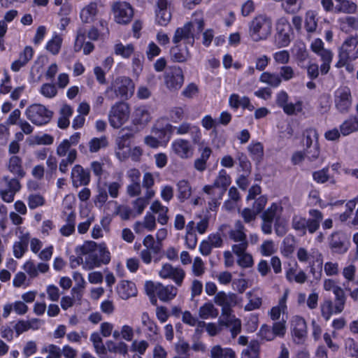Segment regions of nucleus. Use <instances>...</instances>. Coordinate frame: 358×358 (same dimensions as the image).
Here are the masks:
<instances>
[{"mask_svg": "<svg viewBox=\"0 0 358 358\" xmlns=\"http://www.w3.org/2000/svg\"><path fill=\"white\" fill-rule=\"evenodd\" d=\"M76 253L86 255L83 268L93 269L102 264H108L110 261V253L105 243L97 244L94 241L85 242L76 248Z\"/></svg>", "mask_w": 358, "mask_h": 358, "instance_id": "1", "label": "nucleus"}, {"mask_svg": "<svg viewBox=\"0 0 358 358\" xmlns=\"http://www.w3.org/2000/svg\"><path fill=\"white\" fill-rule=\"evenodd\" d=\"M203 29V13L196 11L193 14V19L191 21L176 29L172 41L173 43H180L182 41L185 45L193 46L195 40L200 37Z\"/></svg>", "mask_w": 358, "mask_h": 358, "instance_id": "2", "label": "nucleus"}, {"mask_svg": "<svg viewBox=\"0 0 358 358\" xmlns=\"http://www.w3.org/2000/svg\"><path fill=\"white\" fill-rule=\"evenodd\" d=\"M309 217L307 219L301 215H294L292 218V227L301 236L308 232L310 234H315L320 227L324 218L323 213L317 209H310L308 210Z\"/></svg>", "mask_w": 358, "mask_h": 358, "instance_id": "3", "label": "nucleus"}, {"mask_svg": "<svg viewBox=\"0 0 358 358\" xmlns=\"http://www.w3.org/2000/svg\"><path fill=\"white\" fill-rule=\"evenodd\" d=\"M272 20L265 14L255 17L249 23V34L255 42L266 40L271 34Z\"/></svg>", "mask_w": 358, "mask_h": 358, "instance_id": "4", "label": "nucleus"}, {"mask_svg": "<svg viewBox=\"0 0 358 358\" xmlns=\"http://www.w3.org/2000/svg\"><path fill=\"white\" fill-rule=\"evenodd\" d=\"M134 92V85L131 79L122 76L115 79L114 83L106 91L109 99L120 97L128 99Z\"/></svg>", "mask_w": 358, "mask_h": 358, "instance_id": "5", "label": "nucleus"}, {"mask_svg": "<svg viewBox=\"0 0 358 358\" xmlns=\"http://www.w3.org/2000/svg\"><path fill=\"white\" fill-rule=\"evenodd\" d=\"M357 45L358 38L356 36H350L345 40L341 47L339 48L338 67L343 66L348 62L358 59Z\"/></svg>", "mask_w": 358, "mask_h": 358, "instance_id": "6", "label": "nucleus"}, {"mask_svg": "<svg viewBox=\"0 0 358 358\" xmlns=\"http://www.w3.org/2000/svg\"><path fill=\"white\" fill-rule=\"evenodd\" d=\"M145 287L149 296L156 295L160 301L164 302L172 300L178 293L177 288L173 285L164 286L160 282L147 281Z\"/></svg>", "mask_w": 358, "mask_h": 358, "instance_id": "7", "label": "nucleus"}, {"mask_svg": "<svg viewBox=\"0 0 358 358\" xmlns=\"http://www.w3.org/2000/svg\"><path fill=\"white\" fill-rule=\"evenodd\" d=\"M294 36L293 29L286 17H280L276 22L275 45L277 48L287 47Z\"/></svg>", "mask_w": 358, "mask_h": 358, "instance_id": "8", "label": "nucleus"}, {"mask_svg": "<svg viewBox=\"0 0 358 358\" xmlns=\"http://www.w3.org/2000/svg\"><path fill=\"white\" fill-rule=\"evenodd\" d=\"M28 120L37 126H42L50 122L53 113L41 104H32L25 111Z\"/></svg>", "mask_w": 358, "mask_h": 358, "instance_id": "9", "label": "nucleus"}, {"mask_svg": "<svg viewBox=\"0 0 358 358\" xmlns=\"http://www.w3.org/2000/svg\"><path fill=\"white\" fill-rule=\"evenodd\" d=\"M334 295V303L331 300H327L321 306L322 315L326 320H329L331 315L338 314L344 309L346 297L343 289H337Z\"/></svg>", "mask_w": 358, "mask_h": 358, "instance_id": "10", "label": "nucleus"}, {"mask_svg": "<svg viewBox=\"0 0 358 358\" xmlns=\"http://www.w3.org/2000/svg\"><path fill=\"white\" fill-rule=\"evenodd\" d=\"M129 114L130 110L127 103L122 101L116 103L112 106L108 115L110 126L115 129L120 128L128 120Z\"/></svg>", "mask_w": 358, "mask_h": 358, "instance_id": "11", "label": "nucleus"}, {"mask_svg": "<svg viewBox=\"0 0 358 358\" xmlns=\"http://www.w3.org/2000/svg\"><path fill=\"white\" fill-rule=\"evenodd\" d=\"M164 79L166 87L170 91H178L184 83L183 71L179 66H169L164 72Z\"/></svg>", "mask_w": 358, "mask_h": 358, "instance_id": "12", "label": "nucleus"}, {"mask_svg": "<svg viewBox=\"0 0 358 358\" xmlns=\"http://www.w3.org/2000/svg\"><path fill=\"white\" fill-rule=\"evenodd\" d=\"M334 104L335 108L340 113L347 114L350 112L352 104V97L349 87H341L335 91Z\"/></svg>", "mask_w": 358, "mask_h": 358, "instance_id": "13", "label": "nucleus"}, {"mask_svg": "<svg viewBox=\"0 0 358 358\" xmlns=\"http://www.w3.org/2000/svg\"><path fill=\"white\" fill-rule=\"evenodd\" d=\"M115 20L118 24H126L130 22L134 16V9L130 3L117 1L112 6Z\"/></svg>", "mask_w": 358, "mask_h": 358, "instance_id": "14", "label": "nucleus"}, {"mask_svg": "<svg viewBox=\"0 0 358 358\" xmlns=\"http://www.w3.org/2000/svg\"><path fill=\"white\" fill-rule=\"evenodd\" d=\"M214 301L217 306L222 307V316L227 315L229 317L232 312L231 308L238 303V296L232 292L227 294L221 291L216 294Z\"/></svg>", "mask_w": 358, "mask_h": 358, "instance_id": "15", "label": "nucleus"}, {"mask_svg": "<svg viewBox=\"0 0 358 358\" xmlns=\"http://www.w3.org/2000/svg\"><path fill=\"white\" fill-rule=\"evenodd\" d=\"M231 182V178L227 174L226 170L221 169L213 185H205L203 189L204 192H214L220 198V196L224 195Z\"/></svg>", "mask_w": 358, "mask_h": 358, "instance_id": "16", "label": "nucleus"}, {"mask_svg": "<svg viewBox=\"0 0 358 358\" xmlns=\"http://www.w3.org/2000/svg\"><path fill=\"white\" fill-rule=\"evenodd\" d=\"M291 334L296 344H303L307 338V324L305 319L301 316H293L291 321Z\"/></svg>", "mask_w": 358, "mask_h": 358, "instance_id": "17", "label": "nucleus"}, {"mask_svg": "<svg viewBox=\"0 0 358 358\" xmlns=\"http://www.w3.org/2000/svg\"><path fill=\"white\" fill-rule=\"evenodd\" d=\"M133 137V134L126 129H122L117 138H116L117 148L115 150V155L120 161H124L129 157V152L126 151L130 148L131 139Z\"/></svg>", "mask_w": 358, "mask_h": 358, "instance_id": "18", "label": "nucleus"}, {"mask_svg": "<svg viewBox=\"0 0 358 358\" xmlns=\"http://www.w3.org/2000/svg\"><path fill=\"white\" fill-rule=\"evenodd\" d=\"M172 0H157L155 7V21L160 26H166L171 19V4Z\"/></svg>", "mask_w": 358, "mask_h": 358, "instance_id": "19", "label": "nucleus"}, {"mask_svg": "<svg viewBox=\"0 0 358 358\" xmlns=\"http://www.w3.org/2000/svg\"><path fill=\"white\" fill-rule=\"evenodd\" d=\"M172 129L173 135H185L189 134L194 143L197 144L201 140V132L199 127L194 125L187 122H183L178 126L169 127Z\"/></svg>", "mask_w": 358, "mask_h": 358, "instance_id": "20", "label": "nucleus"}, {"mask_svg": "<svg viewBox=\"0 0 358 358\" xmlns=\"http://www.w3.org/2000/svg\"><path fill=\"white\" fill-rule=\"evenodd\" d=\"M163 279H171L178 286H181L185 277V271L180 267H173L170 264H164L159 272Z\"/></svg>", "mask_w": 358, "mask_h": 358, "instance_id": "21", "label": "nucleus"}, {"mask_svg": "<svg viewBox=\"0 0 358 358\" xmlns=\"http://www.w3.org/2000/svg\"><path fill=\"white\" fill-rule=\"evenodd\" d=\"M350 242L341 232H334L329 238V248L333 253L344 254L349 248Z\"/></svg>", "mask_w": 358, "mask_h": 358, "instance_id": "22", "label": "nucleus"}, {"mask_svg": "<svg viewBox=\"0 0 358 358\" xmlns=\"http://www.w3.org/2000/svg\"><path fill=\"white\" fill-rule=\"evenodd\" d=\"M71 178L74 187L86 186L90 182V171L80 164H76L72 169Z\"/></svg>", "mask_w": 358, "mask_h": 358, "instance_id": "23", "label": "nucleus"}, {"mask_svg": "<svg viewBox=\"0 0 358 358\" xmlns=\"http://www.w3.org/2000/svg\"><path fill=\"white\" fill-rule=\"evenodd\" d=\"M311 260L309 262L310 272L314 280H320L322 275L323 256L318 250L310 252Z\"/></svg>", "mask_w": 358, "mask_h": 358, "instance_id": "24", "label": "nucleus"}, {"mask_svg": "<svg viewBox=\"0 0 358 358\" xmlns=\"http://www.w3.org/2000/svg\"><path fill=\"white\" fill-rule=\"evenodd\" d=\"M171 148L175 154L182 159H187L192 155V147L187 140L178 138L172 142Z\"/></svg>", "mask_w": 358, "mask_h": 358, "instance_id": "25", "label": "nucleus"}, {"mask_svg": "<svg viewBox=\"0 0 358 358\" xmlns=\"http://www.w3.org/2000/svg\"><path fill=\"white\" fill-rule=\"evenodd\" d=\"M175 45L170 49V56L174 62L182 63L191 57L187 45L174 43Z\"/></svg>", "mask_w": 358, "mask_h": 358, "instance_id": "26", "label": "nucleus"}, {"mask_svg": "<svg viewBox=\"0 0 358 358\" xmlns=\"http://www.w3.org/2000/svg\"><path fill=\"white\" fill-rule=\"evenodd\" d=\"M19 241H15L13 246V255L17 259H20L28 250V245L30 240V234L27 232L19 236Z\"/></svg>", "mask_w": 358, "mask_h": 358, "instance_id": "27", "label": "nucleus"}, {"mask_svg": "<svg viewBox=\"0 0 358 358\" xmlns=\"http://www.w3.org/2000/svg\"><path fill=\"white\" fill-rule=\"evenodd\" d=\"M143 325L146 328V336L150 341H156L159 336V328L157 324L150 320L147 313H143L141 317Z\"/></svg>", "mask_w": 358, "mask_h": 358, "instance_id": "28", "label": "nucleus"}, {"mask_svg": "<svg viewBox=\"0 0 358 358\" xmlns=\"http://www.w3.org/2000/svg\"><path fill=\"white\" fill-rule=\"evenodd\" d=\"M199 152L200 157L195 159L194 166L197 171L202 172L206 169L207 161L212 155V150L208 146H199Z\"/></svg>", "mask_w": 358, "mask_h": 358, "instance_id": "29", "label": "nucleus"}, {"mask_svg": "<svg viewBox=\"0 0 358 358\" xmlns=\"http://www.w3.org/2000/svg\"><path fill=\"white\" fill-rule=\"evenodd\" d=\"M8 169L18 178H23L26 175V172L22 167V160L16 155H13L9 159Z\"/></svg>", "mask_w": 358, "mask_h": 358, "instance_id": "30", "label": "nucleus"}, {"mask_svg": "<svg viewBox=\"0 0 358 358\" xmlns=\"http://www.w3.org/2000/svg\"><path fill=\"white\" fill-rule=\"evenodd\" d=\"M342 136H347L358 131V120L356 115H351L339 126Z\"/></svg>", "mask_w": 358, "mask_h": 358, "instance_id": "31", "label": "nucleus"}, {"mask_svg": "<svg viewBox=\"0 0 358 358\" xmlns=\"http://www.w3.org/2000/svg\"><path fill=\"white\" fill-rule=\"evenodd\" d=\"M169 127H171V124L167 123L162 127H156L152 129V133L159 140L162 145H166L173 136L172 129Z\"/></svg>", "mask_w": 358, "mask_h": 358, "instance_id": "32", "label": "nucleus"}, {"mask_svg": "<svg viewBox=\"0 0 358 358\" xmlns=\"http://www.w3.org/2000/svg\"><path fill=\"white\" fill-rule=\"evenodd\" d=\"M98 13L97 3L91 2L80 11V19L84 23H90L94 21Z\"/></svg>", "mask_w": 358, "mask_h": 358, "instance_id": "33", "label": "nucleus"}, {"mask_svg": "<svg viewBox=\"0 0 358 358\" xmlns=\"http://www.w3.org/2000/svg\"><path fill=\"white\" fill-rule=\"evenodd\" d=\"M223 323L225 326L230 327L231 336L235 338L241 331V322L239 319L236 318L235 315H229L223 316Z\"/></svg>", "mask_w": 358, "mask_h": 358, "instance_id": "34", "label": "nucleus"}, {"mask_svg": "<svg viewBox=\"0 0 358 358\" xmlns=\"http://www.w3.org/2000/svg\"><path fill=\"white\" fill-rule=\"evenodd\" d=\"M231 240L234 242H242L247 240V236L245 233V227L241 221L236 222L234 229H231L229 233Z\"/></svg>", "mask_w": 358, "mask_h": 358, "instance_id": "35", "label": "nucleus"}, {"mask_svg": "<svg viewBox=\"0 0 358 358\" xmlns=\"http://www.w3.org/2000/svg\"><path fill=\"white\" fill-rule=\"evenodd\" d=\"M282 212V207L275 203H273L262 215V220L271 222H275V219H280Z\"/></svg>", "mask_w": 358, "mask_h": 358, "instance_id": "36", "label": "nucleus"}, {"mask_svg": "<svg viewBox=\"0 0 358 358\" xmlns=\"http://www.w3.org/2000/svg\"><path fill=\"white\" fill-rule=\"evenodd\" d=\"M136 285L129 281H123L118 287V294L122 299H127L136 294Z\"/></svg>", "mask_w": 358, "mask_h": 358, "instance_id": "37", "label": "nucleus"}, {"mask_svg": "<svg viewBox=\"0 0 358 358\" xmlns=\"http://www.w3.org/2000/svg\"><path fill=\"white\" fill-rule=\"evenodd\" d=\"M337 4L335 7L336 13H343L346 14L355 13L357 10V5L349 0H335Z\"/></svg>", "mask_w": 358, "mask_h": 358, "instance_id": "38", "label": "nucleus"}, {"mask_svg": "<svg viewBox=\"0 0 358 358\" xmlns=\"http://www.w3.org/2000/svg\"><path fill=\"white\" fill-rule=\"evenodd\" d=\"M176 187L178 190V199L180 201L183 202L190 197L192 194V187L188 180H179L176 184Z\"/></svg>", "mask_w": 358, "mask_h": 358, "instance_id": "39", "label": "nucleus"}, {"mask_svg": "<svg viewBox=\"0 0 358 358\" xmlns=\"http://www.w3.org/2000/svg\"><path fill=\"white\" fill-rule=\"evenodd\" d=\"M252 159L257 163L261 162L264 157V146L262 143H252L248 147Z\"/></svg>", "mask_w": 358, "mask_h": 358, "instance_id": "40", "label": "nucleus"}, {"mask_svg": "<svg viewBox=\"0 0 358 358\" xmlns=\"http://www.w3.org/2000/svg\"><path fill=\"white\" fill-rule=\"evenodd\" d=\"M259 80L272 87H278L282 83V78L278 74L270 72L262 73Z\"/></svg>", "mask_w": 358, "mask_h": 358, "instance_id": "41", "label": "nucleus"}, {"mask_svg": "<svg viewBox=\"0 0 358 358\" xmlns=\"http://www.w3.org/2000/svg\"><path fill=\"white\" fill-rule=\"evenodd\" d=\"M134 52V46L131 43L124 45L121 42H119L114 45V53L124 59L129 58Z\"/></svg>", "mask_w": 358, "mask_h": 358, "instance_id": "42", "label": "nucleus"}, {"mask_svg": "<svg viewBox=\"0 0 358 358\" xmlns=\"http://www.w3.org/2000/svg\"><path fill=\"white\" fill-rule=\"evenodd\" d=\"M88 145L90 152H97L101 148H106L108 145V141L106 136L100 138L94 137L89 141Z\"/></svg>", "mask_w": 358, "mask_h": 358, "instance_id": "43", "label": "nucleus"}, {"mask_svg": "<svg viewBox=\"0 0 358 358\" xmlns=\"http://www.w3.org/2000/svg\"><path fill=\"white\" fill-rule=\"evenodd\" d=\"M218 315L217 310L214 307L211 303H206L199 308V315L203 320H206L210 317H216Z\"/></svg>", "mask_w": 358, "mask_h": 358, "instance_id": "44", "label": "nucleus"}, {"mask_svg": "<svg viewBox=\"0 0 358 358\" xmlns=\"http://www.w3.org/2000/svg\"><path fill=\"white\" fill-rule=\"evenodd\" d=\"M286 300L287 295L285 294L280 300L278 305L276 306H273L269 313L270 317L273 321H277L279 320L281 313H284L285 310L287 309L286 306Z\"/></svg>", "mask_w": 358, "mask_h": 358, "instance_id": "45", "label": "nucleus"}, {"mask_svg": "<svg viewBox=\"0 0 358 358\" xmlns=\"http://www.w3.org/2000/svg\"><path fill=\"white\" fill-rule=\"evenodd\" d=\"M143 245L146 248L145 250L152 251L153 255H157L160 253L162 243L155 242L154 237L152 235H147L143 241Z\"/></svg>", "mask_w": 358, "mask_h": 358, "instance_id": "46", "label": "nucleus"}, {"mask_svg": "<svg viewBox=\"0 0 358 358\" xmlns=\"http://www.w3.org/2000/svg\"><path fill=\"white\" fill-rule=\"evenodd\" d=\"M66 224L63 225L60 229V233L64 236H69L75 231L76 215L71 213L66 217Z\"/></svg>", "mask_w": 358, "mask_h": 358, "instance_id": "47", "label": "nucleus"}, {"mask_svg": "<svg viewBox=\"0 0 358 358\" xmlns=\"http://www.w3.org/2000/svg\"><path fill=\"white\" fill-rule=\"evenodd\" d=\"M236 160L238 162L241 171L247 175H250L251 172V163L248 159L247 155L243 152H237L236 153Z\"/></svg>", "mask_w": 358, "mask_h": 358, "instance_id": "48", "label": "nucleus"}, {"mask_svg": "<svg viewBox=\"0 0 358 358\" xmlns=\"http://www.w3.org/2000/svg\"><path fill=\"white\" fill-rule=\"evenodd\" d=\"M246 295L249 299V302L244 307L245 311H252L261 307L262 299L260 296L254 294L252 292H248Z\"/></svg>", "mask_w": 358, "mask_h": 358, "instance_id": "49", "label": "nucleus"}, {"mask_svg": "<svg viewBox=\"0 0 358 358\" xmlns=\"http://www.w3.org/2000/svg\"><path fill=\"white\" fill-rule=\"evenodd\" d=\"M355 272L356 268L352 264H350L343 268V275L346 280L343 285L345 286V289H351V288L349 287V285L350 284H354Z\"/></svg>", "mask_w": 358, "mask_h": 358, "instance_id": "50", "label": "nucleus"}, {"mask_svg": "<svg viewBox=\"0 0 358 358\" xmlns=\"http://www.w3.org/2000/svg\"><path fill=\"white\" fill-rule=\"evenodd\" d=\"M282 110L287 115H296L303 110V102L300 100L295 103L287 102Z\"/></svg>", "mask_w": 358, "mask_h": 358, "instance_id": "51", "label": "nucleus"}, {"mask_svg": "<svg viewBox=\"0 0 358 358\" xmlns=\"http://www.w3.org/2000/svg\"><path fill=\"white\" fill-rule=\"evenodd\" d=\"M150 120V115L144 107H140L135 110L134 122L137 124H143Z\"/></svg>", "mask_w": 358, "mask_h": 358, "instance_id": "52", "label": "nucleus"}, {"mask_svg": "<svg viewBox=\"0 0 358 358\" xmlns=\"http://www.w3.org/2000/svg\"><path fill=\"white\" fill-rule=\"evenodd\" d=\"M306 148H310L314 143H318V134L315 129L309 128L304 131Z\"/></svg>", "mask_w": 358, "mask_h": 358, "instance_id": "53", "label": "nucleus"}, {"mask_svg": "<svg viewBox=\"0 0 358 358\" xmlns=\"http://www.w3.org/2000/svg\"><path fill=\"white\" fill-rule=\"evenodd\" d=\"M317 27V22L314 12L311 10L308 11L305 18L306 30L309 33H313L316 30Z\"/></svg>", "mask_w": 358, "mask_h": 358, "instance_id": "54", "label": "nucleus"}, {"mask_svg": "<svg viewBox=\"0 0 358 358\" xmlns=\"http://www.w3.org/2000/svg\"><path fill=\"white\" fill-rule=\"evenodd\" d=\"M62 41L61 37L55 34V36L48 42L46 45L47 50L53 55L58 54L61 48Z\"/></svg>", "mask_w": 358, "mask_h": 358, "instance_id": "55", "label": "nucleus"}, {"mask_svg": "<svg viewBox=\"0 0 358 358\" xmlns=\"http://www.w3.org/2000/svg\"><path fill=\"white\" fill-rule=\"evenodd\" d=\"M27 203L30 209H35L45 203V199L40 194H31L28 197Z\"/></svg>", "mask_w": 358, "mask_h": 358, "instance_id": "56", "label": "nucleus"}, {"mask_svg": "<svg viewBox=\"0 0 358 358\" xmlns=\"http://www.w3.org/2000/svg\"><path fill=\"white\" fill-rule=\"evenodd\" d=\"M295 248V238L293 236H286L282 241V252L286 255H291Z\"/></svg>", "mask_w": 358, "mask_h": 358, "instance_id": "57", "label": "nucleus"}, {"mask_svg": "<svg viewBox=\"0 0 358 358\" xmlns=\"http://www.w3.org/2000/svg\"><path fill=\"white\" fill-rule=\"evenodd\" d=\"M258 335L261 339H264L267 341H272L275 337L273 329L266 324H264L261 327Z\"/></svg>", "mask_w": 358, "mask_h": 358, "instance_id": "58", "label": "nucleus"}, {"mask_svg": "<svg viewBox=\"0 0 358 358\" xmlns=\"http://www.w3.org/2000/svg\"><path fill=\"white\" fill-rule=\"evenodd\" d=\"M40 92L47 98H52L56 96L57 90L53 84L45 83L41 86Z\"/></svg>", "mask_w": 358, "mask_h": 358, "instance_id": "59", "label": "nucleus"}, {"mask_svg": "<svg viewBox=\"0 0 358 358\" xmlns=\"http://www.w3.org/2000/svg\"><path fill=\"white\" fill-rule=\"evenodd\" d=\"M241 358H259V347L257 345H250L244 349L241 353Z\"/></svg>", "mask_w": 358, "mask_h": 358, "instance_id": "60", "label": "nucleus"}, {"mask_svg": "<svg viewBox=\"0 0 358 358\" xmlns=\"http://www.w3.org/2000/svg\"><path fill=\"white\" fill-rule=\"evenodd\" d=\"M329 169L324 168L321 170L313 172V180L317 183H324L328 181L329 176L328 174Z\"/></svg>", "mask_w": 358, "mask_h": 358, "instance_id": "61", "label": "nucleus"}, {"mask_svg": "<svg viewBox=\"0 0 358 358\" xmlns=\"http://www.w3.org/2000/svg\"><path fill=\"white\" fill-rule=\"evenodd\" d=\"M237 264L241 268H250L253 266L252 257L249 253H245L238 257Z\"/></svg>", "mask_w": 358, "mask_h": 358, "instance_id": "62", "label": "nucleus"}, {"mask_svg": "<svg viewBox=\"0 0 358 358\" xmlns=\"http://www.w3.org/2000/svg\"><path fill=\"white\" fill-rule=\"evenodd\" d=\"M108 192L104 187H99L94 202L96 206L101 208L108 200Z\"/></svg>", "mask_w": 358, "mask_h": 358, "instance_id": "63", "label": "nucleus"}, {"mask_svg": "<svg viewBox=\"0 0 358 358\" xmlns=\"http://www.w3.org/2000/svg\"><path fill=\"white\" fill-rule=\"evenodd\" d=\"M18 178H10L9 176H4L3 180L6 182L7 187L8 190H10L15 193L20 191L21 188L20 182Z\"/></svg>", "mask_w": 358, "mask_h": 358, "instance_id": "64", "label": "nucleus"}]
</instances>
